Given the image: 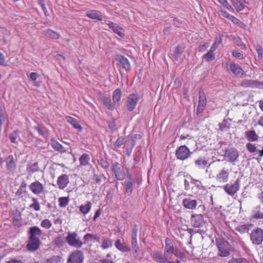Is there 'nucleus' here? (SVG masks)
Returning <instances> with one entry per match:
<instances>
[{
  "instance_id": "1",
  "label": "nucleus",
  "mask_w": 263,
  "mask_h": 263,
  "mask_svg": "<svg viewBox=\"0 0 263 263\" xmlns=\"http://www.w3.org/2000/svg\"><path fill=\"white\" fill-rule=\"evenodd\" d=\"M164 252L165 256L170 259L172 255L174 254L176 257H180L181 253L177 247H175L172 240L169 238H166L165 240V247Z\"/></svg>"
},
{
  "instance_id": "2",
  "label": "nucleus",
  "mask_w": 263,
  "mask_h": 263,
  "mask_svg": "<svg viewBox=\"0 0 263 263\" xmlns=\"http://www.w3.org/2000/svg\"><path fill=\"white\" fill-rule=\"evenodd\" d=\"M66 240L69 246L77 249L81 248L83 245L80 237L75 232L68 233Z\"/></svg>"
},
{
  "instance_id": "3",
  "label": "nucleus",
  "mask_w": 263,
  "mask_h": 263,
  "mask_svg": "<svg viewBox=\"0 0 263 263\" xmlns=\"http://www.w3.org/2000/svg\"><path fill=\"white\" fill-rule=\"evenodd\" d=\"M250 237L253 244L261 245L263 241V230L259 228L253 229L250 233Z\"/></svg>"
},
{
  "instance_id": "4",
  "label": "nucleus",
  "mask_w": 263,
  "mask_h": 263,
  "mask_svg": "<svg viewBox=\"0 0 263 263\" xmlns=\"http://www.w3.org/2000/svg\"><path fill=\"white\" fill-rule=\"evenodd\" d=\"M140 99V97L137 93H132L129 95L126 99V107L127 109L132 111L134 110L138 104Z\"/></svg>"
},
{
  "instance_id": "5",
  "label": "nucleus",
  "mask_w": 263,
  "mask_h": 263,
  "mask_svg": "<svg viewBox=\"0 0 263 263\" xmlns=\"http://www.w3.org/2000/svg\"><path fill=\"white\" fill-rule=\"evenodd\" d=\"M223 156L229 162L234 163L237 161L239 152L234 147L228 148L225 149Z\"/></svg>"
},
{
  "instance_id": "6",
  "label": "nucleus",
  "mask_w": 263,
  "mask_h": 263,
  "mask_svg": "<svg viewBox=\"0 0 263 263\" xmlns=\"http://www.w3.org/2000/svg\"><path fill=\"white\" fill-rule=\"evenodd\" d=\"M230 170L226 167H223L218 171L215 176L216 180L219 183H226L229 180Z\"/></svg>"
},
{
  "instance_id": "7",
  "label": "nucleus",
  "mask_w": 263,
  "mask_h": 263,
  "mask_svg": "<svg viewBox=\"0 0 263 263\" xmlns=\"http://www.w3.org/2000/svg\"><path fill=\"white\" fill-rule=\"evenodd\" d=\"M191 154V152L185 145L180 146L176 151V157L177 159L181 160H184L187 159Z\"/></svg>"
},
{
  "instance_id": "8",
  "label": "nucleus",
  "mask_w": 263,
  "mask_h": 263,
  "mask_svg": "<svg viewBox=\"0 0 263 263\" xmlns=\"http://www.w3.org/2000/svg\"><path fill=\"white\" fill-rule=\"evenodd\" d=\"M216 246L219 251V256L226 257L230 255V252L228 250V242L227 241H216Z\"/></svg>"
},
{
  "instance_id": "9",
  "label": "nucleus",
  "mask_w": 263,
  "mask_h": 263,
  "mask_svg": "<svg viewBox=\"0 0 263 263\" xmlns=\"http://www.w3.org/2000/svg\"><path fill=\"white\" fill-rule=\"evenodd\" d=\"M240 181L237 179L233 184H227L224 187V191L229 195L233 196L239 189Z\"/></svg>"
},
{
  "instance_id": "10",
  "label": "nucleus",
  "mask_w": 263,
  "mask_h": 263,
  "mask_svg": "<svg viewBox=\"0 0 263 263\" xmlns=\"http://www.w3.org/2000/svg\"><path fill=\"white\" fill-rule=\"evenodd\" d=\"M84 260V255L82 251L76 250L69 256L68 263H82Z\"/></svg>"
},
{
  "instance_id": "11",
  "label": "nucleus",
  "mask_w": 263,
  "mask_h": 263,
  "mask_svg": "<svg viewBox=\"0 0 263 263\" xmlns=\"http://www.w3.org/2000/svg\"><path fill=\"white\" fill-rule=\"evenodd\" d=\"M103 24L106 25L114 33L120 37L124 36V29L117 24L111 21H106Z\"/></svg>"
},
{
  "instance_id": "12",
  "label": "nucleus",
  "mask_w": 263,
  "mask_h": 263,
  "mask_svg": "<svg viewBox=\"0 0 263 263\" xmlns=\"http://www.w3.org/2000/svg\"><path fill=\"white\" fill-rule=\"evenodd\" d=\"M191 222L195 228L202 227L204 224V220L202 214H193L191 218Z\"/></svg>"
},
{
  "instance_id": "13",
  "label": "nucleus",
  "mask_w": 263,
  "mask_h": 263,
  "mask_svg": "<svg viewBox=\"0 0 263 263\" xmlns=\"http://www.w3.org/2000/svg\"><path fill=\"white\" fill-rule=\"evenodd\" d=\"M229 69L237 77L242 78L246 76V72L238 64L234 62L229 64Z\"/></svg>"
},
{
  "instance_id": "14",
  "label": "nucleus",
  "mask_w": 263,
  "mask_h": 263,
  "mask_svg": "<svg viewBox=\"0 0 263 263\" xmlns=\"http://www.w3.org/2000/svg\"><path fill=\"white\" fill-rule=\"evenodd\" d=\"M69 183V177L66 174H62L57 179V185L60 190H64Z\"/></svg>"
},
{
  "instance_id": "15",
  "label": "nucleus",
  "mask_w": 263,
  "mask_h": 263,
  "mask_svg": "<svg viewBox=\"0 0 263 263\" xmlns=\"http://www.w3.org/2000/svg\"><path fill=\"white\" fill-rule=\"evenodd\" d=\"M29 188L33 194L36 195H39L42 193L44 189V187L43 184L38 181H35L31 183L29 185Z\"/></svg>"
},
{
  "instance_id": "16",
  "label": "nucleus",
  "mask_w": 263,
  "mask_h": 263,
  "mask_svg": "<svg viewBox=\"0 0 263 263\" xmlns=\"http://www.w3.org/2000/svg\"><path fill=\"white\" fill-rule=\"evenodd\" d=\"M6 168L9 172L13 173L16 168V161L12 155H9L6 159Z\"/></svg>"
},
{
  "instance_id": "17",
  "label": "nucleus",
  "mask_w": 263,
  "mask_h": 263,
  "mask_svg": "<svg viewBox=\"0 0 263 263\" xmlns=\"http://www.w3.org/2000/svg\"><path fill=\"white\" fill-rule=\"evenodd\" d=\"M28 233L29 234V238L40 239L42 235V230L37 226L31 227L29 228Z\"/></svg>"
},
{
  "instance_id": "18",
  "label": "nucleus",
  "mask_w": 263,
  "mask_h": 263,
  "mask_svg": "<svg viewBox=\"0 0 263 263\" xmlns=\"http://www.w3.org/2000/svg\"><path fill=\"white\" fill-rule=\"evenodd\" d=\"M113 170L118 180H122L124 179L125 177V172L123 167L118 163L115 164Z\"/></svg>"
},
{
  "instance_id": "19",
  "label": "nucleus",
  "mask_w": 263,
  "mask_h": 263,
  "mask_svg": "<svg viewBox=\"0 0 263 263\" xmlns=\"http://www.w3.org/2000/svg\"><path fill=\"white\" fill-rule=\"evenodd\" d=\"M40 244L41 241L40 239H34L29 238L27 245V248L29 251L34 252L39 248Z\"/></svg>"
},
{
  "instance_id": "20",
  "label": "nucleus",
  "mask_w": 263,
  "mask_h": 263,
  "mask_svg": "<svg viewBox=\"0 0 263 263\" xmlns=\"http://www.w3.org/2000/svg\"><path fill=\"white\" fill-rule=\"evenodd\" d=\"M152 258L154 260L158 263H166L167 261V259H169L167 256L162 254L161 252L156 251H154L152 254Z\"/></svg>"
},
{
  "instance_id": "21",
  "label": "nucleus",
  "mask_w": 263,
  "mask_h": 263,
  "mask_svg": "<svg viewBox=\"0 0 263 263\" xmlns=\"http://www.w3.org/2000/svg\"><path fill=\"white\" fill-rule=\"evenodd\" d=\"M183 205L187 209L193 210L196 209L197 205V201L191 198H186L182 200Z\"/></svg>"
},
{
  "instance_id": "22",
  "label": "nucleus",
  "mask_w": 263,
  "mask_h": 263,
  "mask_svg": "<svg viewBox=\"0 0 263 263\" xmlns=\"http://www.w3.org/2000/svg\"><path fill=\"white\" fill-rule=\"evenodd\" d=\"M115 246L119 251L122 252H128L131 250L130 247L122 242L120 239H117L115 242Z\"/></svg>"
},
{
  "instance_id": "23",
  "label": "nucleus",
  "mask_w": 263,
  "mask_h": 263,
  "mask_svg": "<svg viewBox=\"0 0 263 263\" xmlns=\"http://www.w3.org/2000/svg\"><path fill=\"white\" fill-rule=\"evenodd\" d=\"M245 138L249 142L257 141L259 139V136L256 133L254 130H250L245 133Z\"/></svg>"
},
{
  "instance_id": "24",
  "label": "nucleus",
  "mask_w": 263,
  "mask_h": 263,
  "mask_svg": "<svg viewBox=\"0 0 263 263\" xmlns=\"http://www.w3.org/2000/svg\"><path fill=\"white\" fill-rule=\"evenodd\" d=\"M26 171L30 175L39 172L40 171V168L38 162H29L26 166Z\"/></svg>"
},
{
  "instance_id": "25",
  "label": "nucleus",
  "mask_w": 263,
  "mask_h": 263,
  "mask_svg": "<svg viewBox=\"0 0 263 263\" xmlns=\"http://www.w3.org/2000/svg\"><path fill=\"white\" fill-rule=\"evenodd\" d=\"M116 59L120 62L122 68L125 70L128 71L130 70V63L126 58L122 55H119Z\"/></svg>"
},
{
  "instance_id": "26",
  "label": "nucleus",
  "mask_w": 263,
  "mask_h": 263,
  "mask_svg": "<svg viewBox=\"0 0 263 263\" xmlns=\"http://www.w3.org/2000/svg\"><path fill=\"white\" fill-rule=\"evenodd\" d=\"M252 224H244L237 226L235 228V230L239 233L242 234L249 233L250 229L252 228Z\"/></svg>"
},
{
  "instance_id": "27",
  "label": "nucleus",
  "mask_w": 263,
  "mask_h": 263,
  "mask_svg": "<svg viewBox=\"0 0 263 263\" xmlns=\"http://www.w3.org/2000/svg\"><path fill=\"white\" fill-rule=\"evenodd\" d=\"M43 33L47 37L51 39L57 40L60 37V34L59 33L50 29L44 30Z\"/></svg>"
},
{
  "instance_id": "28",
  "label": "nucleus",
  "mask_w": 263,
  "mask_h": 263,
  "mask_svg": "<svg viewBox=\"0 0 263 263\" xmlns=\"http://www.w3.org/2000/svg\"><path fill=\"white\" fill-rule=\"evenodd\" d=\"M92 203L90 201H87L85 204H82L80 206V211L84 216L87 214L91 210Z\"/></svg>"
},
{
  "instance_id": "29",
  "label": "nucleus",
  "mask_w": 263,
  "mask_h": 263,
  "mask_svg": "<svg viewBox=\"0 0 263 263\" xmlns=\"http://www.w3.org/2000/svg\"><path fill=\"white\" fill-rule=\"evenodd\" d=\"M242 86L246 87H260L261 83L260 82L249 80H245L242 82Z\"/></svg>"
},
{
  "instance_id": "30",
  "label": "nucleus",
  "mask_w": 263,
  "mask_h": 263,
  "mask_svg": "<svg viewBox=\"0 0 263 263\" xmlns=\"http://www.w3.org/2000/svg\"><path fill=\"white\" fill-rule=\"evenodd\" d=\"M208 163V160L204 158H200L195 161V166L200 169H204Z\"/></svg>"
},
{
  "instance_id": "31",
  "label": "nucleus",
  "mask_w": 263,
  "mask_h": 263,
  "mask_svg": "<svg viewBox=\"0 0 263 263\" xmlns=\"http://www.w3.org/2000/svg\"><path fill=\"white\" fill-rule=\"evenodd\" d=\"M51 145L52 147L55 151L60 152V153L65 152L64 147L59 142L55 140L52 139L51 140Z\"/></svg>"
},
{
  "instance_id": "32",
  "label": "nucleus",
  "mask_w": 263,
  "mask_h": 263,
  "mask_svg": "<svg viewBox=\"0 0 263 263\" xmlns=\"http://www.w3.org/2000/svg\"><path fill=\"white\" fill-rule=\"evenodd\" d=\"M66 118L67 122L72 125L74 128L79 129V131L82 130V126L75 118L71 117H67Z\"/></svg>"
},
{
  "instance_id": "33",
  "label": "nucleus",
  "mask_w": 263,
  "mask_h": 263,
  "mask_svg": "<svg viewBox=\"0 0 263 263\" xmlns=\"http://www.w3.org/2000/svg\"><path fill=\"white\" fill-rule=\"evenodd\" d=\"M112 246V242L110 238L104 237L102 238V242L101 247L102 249L105 250Z\"/></svg>"
},
{
  "instance_id": "34",
  "label": "nucleus",
  "mask_w": 263,
  "mask_h": 263,
  "mask_svg": "<svg viewBox=\"0 0 263 263\" xmlns=\"http://www.w3.org/2000/svg\"><path fill=\"white\" fill-rule=\"evenodd\" d=\"M260 205L256 206L253 211L252 218L256 219H263V213L260 212Z\"/></svg>"
},
{
  "instance_id": "35",
  "label": "nucleus",
  "mask_w": 263,
  "mask_h": 263,
  "mask_svg": "<svg viewBox=\"0 0 263 263\" xmlns=\"http://www.w3.org/2000/svg\"><path fill=\"white\" fill-rule=\"evenodd\" d=\"M122 92L120 89L117 88L114 90L112 95V100L114 103H118L121 100Z\"/></svg>"
},
{
  "instance_id": "36",
  "label": "nucleus",
  "mask_w": 263,
  "mask_h": 263,
  "mask_svg": "<svg viewBox=\"0 0 263 263\" xmlns=\"http://www.w3.org/2000/svg\"><path fill=\"white\" fill-rule=\"evenodd\" d=\"M90 157L87 154H83L79 158V161L81 166H86L89 163Z\"/></svg>"
},
{
  "instance_id": "37",
  "label": "nucleus",
  "mask_w": 263,
  "mask_h": 263,
  "mask_svg": "<svg viewBox=\"0 0 263 263\" xmlns=\"http://www.w3.org/2000/svg\"><path fill=\"white\" fill-rule=\"evenodd\" d=\"M101 100L109 110H112L114 109V106L112 104L110 98L103 96L101 98Z\"/></svg>"
},
{
  "instance_id": "38",
  "label": "nucleus",
  "mask_w": 263,
  "mask_h": 263,
  "mask_svg": "<svg viewBox=\"0 0 263 263\" xmlns=\"http://www.w3.org/2000/svg\"><path fill=\"white\" fill-rule=\"evenodd\" d=\"M26 186L27 184L25 182H23L17 192H16V195L20 197H23L24 195L26 193Z\"/></svg>"
},
{
  "instance_id": "39",
  "label": "nucleus",
  "mask_w": 263,
  "mask_h": 263,
  "mask_svg": "<svg viewBox=\"0 0 263 263\" xmlns=\"http://www.w3.org/2000/svg\"><path fill=\"white\" fill-rule=\"evenodd\" d=\"M86 16L92 19L102 21V17L95 11H90L86 13Z\"/></svg>"
},
{
  "instance_id": "40",
  "label": "nucleus",
  "mask_w": 263,
  "mask_h": 263,
  "mask_svg": "<svg viewBox=\"0 0 263 263\" xmlns=\"http://www.w3.org/2000/svg\"><path fill=\"white\" fill-rule=\"evenodd\" d=\"M46 263H63V260L59 256H52L46 259Z\"/></svg>"
},
{
  "instance_id": "41",
  "label": "nucleus",
  "mask_w": 263,
  "mask_h": 263,
  "mask_svg": "<svg viewBox=\"0 0 263 263\" xmlns=\"http://www.w3.org/2000/svg\"><path fill=\"white\" fill-rule=\"evenodd\" d=\"M33 203L30 204L29 206V209H33L35 211H39L41 210V206L37 199L33 197L32 198Z\"/></svg>"
},
{
  "instance_id": "42",
  "label": "nucleus",
  "mask_w": 263,
  "mask_h": 263,
  "mask_svg": "<svg viewBox=\"0 0 263 263\" xmlns=\"http://www.w3.org/2000/svg\"><path fill=\"white\" fill-rule=\"evenodd\" d=\"M223 7L231 12H234V9L231 6L227 0H217Z\"/></svg>"
},
{
  "instance_id": "43",
  "label": "nucleus",
  "mask_w": 263,
  "mask_h": 263,
  "mask_svg": "<svg viewBox=\"0 0 263 263\" xmlns=\"http://www.w3.org/2000/svg\"><path fill=\"white\" fill-rule=\"evenodd\" d=\"M230 123L228 119H224L223 121L219 123V129L222 131H227L230 128Z\"/></svg>"
},
{
  "instance_id": "44",
  "label": "nucleus",
  "mask_w": 263,
  "mask_h": 263,
  "mask_svg": "<svg viewBox=\"0 0 263 263\" xmlns=\"http://www.w3.org/2000/svg\"><path fill=\"white\" fill-rule=\"evenodd\" d=\"M232 4L234 7L235 8L237 11L239 12L242 10L244 9V6L242 3L239 0H235L232 2Z\"/></svg>"
},
{
  "instance_id": "45",
  "label": "nucleus",
  "mask_w": 263,
  "mask_h": 263,
  "mask_svg": "<svg viewBox=\"0 0 263 263\" xmlns=\"http://www.w3.org/2000/svg\"><path fill=\"white\" fill-rule=\"evenodd\" d=\"M228 263H250L249 261L245 258H232Z\"/></svg>"
},
{
  "instance_id": "46",
  "label": "nucleus",
  "mask_w": 263,
  "mask_h": 263,
  "mask_svg": "<svg viewBox=\"0 0 263 263\" xmlns=\"http://www.w3.org/2000/svg\"><path fill=\"white\" fill-rule=\"evenodd\" d=\"M59 202L60 207L64 208L68 204L69 198L68 197H60L59 199Z\"/></svg>"
},
{
  "instance_id": "47",
  "label": "nucleus",
  "mask_w": 263,
  "mask_h": 263,
  "mask_svg": "<svg viewBox=\"0 0 263 263\" xmlns=\"http://www.w3.org/2000/svg\"><path fill=\"white\" fill-rule=\"evenodd\" d=\"M204 92L203 91H199V105L201 106V110H203V108L205 105V99L204 97Z\"/></svg>"
},
{
  "instance_id": "48",
  "label": "nucleus",
  "mask_w": 263,
  "mask_h": 263,
  "mask_svg": "<svg viewBox=\"0 0 263 263\" xmlns=\"http://www.w3.org/2000/svg\"><path fill=\"white\" fill-rule=\"evenodd\" d=\"M202 57L205 59L207 62L212 61L215 58L214 52H210V51L209 50L206 53L204 54Z\"/></svg>"
},
{
  "instance_id": "49",
  "label": "nucleus",
  "mask_w": 263,
  "mask_h": 263,
  "mask_svg": "<svg viewBox=\"0 0 263 263\" xmlns=\"http://www.w3.org/2000/svg\"><path fill=\"white\" fill-rule=\"evenodd\" d=\"M126 192L130 194L133 189V182L130 180H127L125 182Z\"/></svg>"
},
{
  "instance_id": "50",
  "label": "nucleus",
  "mask_w": 263,
  "mask_h": 263,
  "mask_svg": "<svg viewBox=\"0 0 263 263\" xmlns=\"http://www.w3.org/2000/svg\"><path fill=\"white\" fill-rule=\"evenodd\" d=\"M41 226L45 229H49L51 227L52 223L49 219H45L41 222Z\"/></svg>"
},
{
  "instance_id": "51",
  "label": "nucleus",
  "mask_w": 263,
  "mask_h": 263,
  "mask_svg": "<svg viewBox=\"0 0 263 263\" xmlns=\"http://www.w3.org/2000/svg\"><path fill=\"white\" fill-rule=\"evenodd\" d=\"M34 128L40 135L43 137H45L47 135V132L45 127L37 126H35Z\"/></svg>"
},
{
  "instance_id": "52",
  "label": "nucleus",
  "mask_w": 263,
  "mask_h": 263,
  "mask_svg": "<svg viewBox=\"0 0 263 263\" xmlns=\"http://www.w3.org/2000/svg\"><path fill=\"white\" fill-rule=\"evenodd\" d=\"M20 133L18 130H15L13 133L10 134L9 138L12 143H16V140L18 137V134Z\"/></svg>"
},
{
  "instance_id": "53",
  "label": "nucleus",
  "mask_w": 263,
  "mask_h": 263,
  "mask_svg": "<svg viewBox=\"0 0 263 263\" xmlns=\"http://www.w3.org/2000/svg\"><path fill=\"white\" fill-rule=\"evenodd\" d=\"M246 146L247 150L251 153H254L257 151L255 145L251 143H247Z\"/></svg>"
},
{
  "instance_id": "54",
  "label": "nucleus",
  "mask_w": 263,
  "mask_h": 263,
  "mask_svg": "<svg viewBox=\"0 0 263 263\" xmlns=\"http://www.w3.org/2000/svg\"><path fill=\"white\" fill-rule=\"evenodd\" d=\"M209 46V43L201 42L199 46V51L200 52H203L208 49Z\"/></svg>"
},
{
  "instance_id": "55",
  "label": "nucleus",
  "mask_w": 263,
  "mask_h": 263,
  "mask_svg": "<svg viewBox=\"0 0 263 263\" xmlns=\"http://www.w3.org/2000/svg\"><path fill=\"white\" fill-rule=\"evenodd\" d=\"M131 245L135 253H137L139 251L137 239H132Z\"/></svg>"
},
{
  "instance_id": "56",
  "label": "nucleus",
  "mask_w": 263,
  "mask_h": 263,
  "mask_svg": "<svg viewBox=\"0 0 263 263\" xmlns=\"http://www.w3.org/2000/svg\"><path fill=\"white\" fill-rule=\"evenodd\" d=\"M220 43L221 41H217V40H216L209 50V51H210V52H214L217 49V48H218Z\"/></svg>"
},
{
  "instance_id": "57",
  "label": "nucleus",
  "mask_w": 263,
  "mask_h": 263,
  "mask_svg": "<svg viewBox=\"0 0 263 263\" xmlns=\"http://www.w3.org/2000/svg\"><path fill=\"white\" fill-rule=\"evenodd\" d=\"M123 143H124V139L121 137H119L117 139V140L115 142V143L114 144V146L115 147L120 148L123 144Z\"/></svg>"
},
{
  "instance_id": "58",
  "label": "nucleus",
  "mask_w": 263,
  "mask_h": 263,
  "mask_svg": "<svg viewBox=\"0 0 263 263\" xmlns=\"http://www.w3.org/2000/svg\"><path fill=\"white\" fill-rule=\"evenodd\" d=\"M100 164L101 165L102 167L104 168H106L109 166V163L106 160L104 159H101L100 160Z\"/></svg>"
},
{
  "instance_id": "59",
  "label": "nucleus",
  "mask_w": 263,
  "mask_h": 263,
  "mask_svg": "<svg viewBox=\"0 0 263 263\" xmlns=\"http://www.w3.org/2000/svg\"><path fill=\"white\" fill-rule=\"evenodd\" d=\"M39 4L40 5V6H41L42 7V9L43 10V11H44L45 14L46 15H47V13H48V11H47V9L46 7V6L44 4V1L43 0H39Z\"/></svg>"
},
{
  "instance_id": "60",
  "label": "nucleus",
  "mask_w": 263,
  "mask_h": 263,
  "mask_svg": "<svg viewBox=\"0 0 263 263\" xmlns=\"http://www.w3.org/2000/svg\"><path fill=\"white\" fill-rule=\"evenodd\" d=\"M256 51L258 58L262 59L263 58V50L262 48L260 46H258L256 48Z\"/></svg>"
},
{
  "instance_id": "61",
  "label": "nucleus",
  "mask_w": 263,
  "mask_h": 263,
  "mask_svg": "<svg viewBox=\"0 0 263 263\" xmlns=\"http://www.w3.org/2000/svg\"><path fill=\"white\" fill-rule=\"evenodd\" d=\"M219 12L221 13V15L223 17L229 19L231 16V14H229L227 11H226L224 10H223L222 9H220L219 10Z\"/></svg>"
},
{
  "instance_id": "62",
  "label": "nucleus",
  "mask_w": 263,
  "mask_h": 263,
  "mask_svg": "<svg viewBox=\"0 0 263 263\" xmlns=\"http://www.w3.org/2000/svg\"><path fill=\"white\" fill-rule=\"evenodd\" d=\"M28 77L32 80L35 81L39 77V74L36 72H31Z\"/></svg>"
},
{
  "instance_id": "63",
  "label": "nucleus",
  "mask_w": 263,
  "mask_h": 263,
  "mask_svg": "<svg viewBox=\"0 0 263 263\" xmlns=\"http://www.w3.org/2000/svg\"><path fill=\"white\" fill-rule=\"evenodd\" d=\"M229 20L231 21L235 24H239L240 23L239 20L232 15H231Z\"/></svg>"
},
{
  "instance_id": "64",
  "label": "nucleus",
  "mask_w": 263,
  "mask_h": 263,
  "mask_svg": "<svg viewBox=\"0 0 263 263\" xmlns=\"http://www.w3.org/2000/svg\"><path fill=\"white\" fill-rule=\"evenodd\" d=\"M93 239V234H87L84 236V239L86 242Z\"/></svg>"
}]
</instances>
